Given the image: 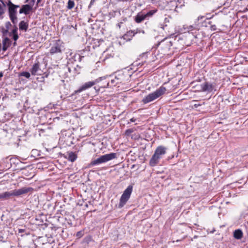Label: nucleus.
I'll return each instance as SVG.
<instances>
[{
  "instance_id": "obj_1",
  "label": "nucleus",
  "mask_w": 248,
  "mask_h": 248,
  "mask_svg": "<svg viewBox=\"0 0 248 248\" xmlns=\"http://www.w3.org/2000/svg\"><path fill=\"white\" fill-rule=\"evenodd\" d=\"M167 148L163 146H159L155 149L154 155L150 160L149 164L152 167L156 166L159 160L166 153Z\"/></svg>"
},
{
  "instance_id": "obj_2",
  "label": "nucleus",
  "mask_w": 248,
  "mask_h": 248,
  "mask_svg": "<svg viewBox=\"0 0 248 248\" xmlns=\"http://www.w3.org/2000/svg\"><path fill=\"white\" fill-rule=\"evenodd\" d=\"M166 91L167 90L165 87L161 86L155 92L144 97L142 101L144 104L152 102L164 94Z\"/></svg>"
},
{
  "instance_id": "obj_3",
  "label": "nucleus",
  "mask_w": 248,
  "mask_h": 248,
  "mask_svg": "<svg viewBox=\"0 0 248 248\" xmlns=\"http://www.w3.org/2000/svg\"><path fill=\"white\" fill-rule=\"evenodd\" d=\"M117 158V154L115 153H111L108 154L101 155L98 158L92 160L90 164V166H94L99 164L106 163L108 161L111 160L113 159Z\"/></svg>"
},
{
  "instance_id": "obj_4",
  "label": "nucleus",
  "mask_w": 248,
  "mask_h": 248,
  "mask_svg": "<svg viewBox=\"0 0 248 248\" xmlns=\"http://www.w3.org/2000/svg\"><path fill=\"white\" fill-rule=\"evenodd\" d=\"M133 187L132 186H129L124 191L120 200V202L118 205L119 208H122L128 201L130 197L132 192Z\"/></svg>"
},
{
  "instance_id": "obj_5",
  "label": "nucleus",
  "mask_w": 248,
  "mask_h": 248,
  "mask_svg": "<svg viewBox=\"0 0 248 248\" xmlns=\"http://www.w3.org/2000/svg\"><path fill=\"white\" fill-rule=\"evenodd\" d=\"M125 80V77L124 74L122 72L116 74L114 78H112L110 80V83L114 86L118 84L123 83Z\"/></svg>"
},
{
  "instance_id": "obj_6",
  "label": "nucleus",
  "mask_w": 248,
  "mask_h": 248,
  "mask_svg": "<svg viewBox=\"0 0 248 248\" xmlns=\"http://www.w3.org/2000/svg\"><path fill=\"white\" fill-rule=\"evenodd\" d=\"M32 189L31 187H22L19 189H15L11 191H8L9 197L11 196H18L28 193Z\"/></svg>"
},
{
  "instance_id": "obj_7",
  "label": "nucleus",
  "mask_w": 248,
  "mask_h": 248,
  "mask_svg": "<svg viewBox=\"0 0 248 248\" xmlns=\"http://www.w3.org/2000/svg\"><path fill=\"white\" fill-rule=\"evenodd\" d=\"M63 46L59 42L55 43L54 45L51 47L49 53L51 55L57 53H61L62 52V48Z\"/></svg>"
},
{
  "instance_id": "obj_8",
  "label": "nucleus",
  "mask_w": 248,
  "mask_h": 248,
  "mask_svg": "<svg viewBox=\"0 0 248 248\" xmlns=\"http://www.w3.org/2000/svg\"><path fill=\"white\" fill-rule=\"evenodd\" d=\"M201 91L202 92H212L215 88V85L208 82H204L201 85Z\"/></svg>"
},
{
  "instance_id": "obj_9",
  "label": "nucleus",
  "mask_w": 248,
  "mask_h": 248,
  "mask_svg": "<svg viewBox=\"0 0 248 248\" xmlns=\"http://www.w3.org/2000/svg\"><path fill=\"white\" fill-rule=\"evenodd\" d=\"M94 81H89L85 83L82 86H81L78 90L75 91L76 93H80L83 91L86 90V89L91 88L95 84Z\"/></svg>"
},
{
  "instance_id": "obj_10",
  "label": "nucleus",
  "mask_w": 248,
  "mask_h": 248,
  "mask_svg": "<svg viewBox=\"0 0 248 248\" xmlns=\"http://www.w3.org/2000/svg\"><path fill=\"white\" fill-rule=\"evenodd\" d=\"M172 43L168 39H165L161 41L159 45L161 47L164 49L169 50L170 48V47L172 46Z\"/></svg>"
},
{
  "instance_id": "obj_11",
  "label": "nucleus",
  "mask_w": 248,
  "mask_h": 248,
  "mask_svg": "<svg viewBox=\"0 0 248 248\" xmlns=\"http://www.w3.org/2000/svg\"><path fill=\"white\" fill-rule=\"evenodd\" d=\"M32 5L29 4L23 5L19 10V13H24L25 15H28L32 10Z\"/></svg>"
},
{
  "instance_id": "obj_12",
  "label": "nucleus",
  "mask_w": 248,
  "mask_h": 248,
  "mask_svg": "<svg viewBox=\"0 0 248 248\" xmlns=\"http://www.w3.org/2000/svg\"><path fill=\"white\" fill-rule=\"evenodd\" d=\"M8 6H9V16L16 15V7H18L19 6L13 4L11 1L9 2Z\"/></svg>"
},
{
  "instance_id": "obj_13",
  "label": "nucleus",
  "mask_w": 248,
  "mask_h": 248,
  "mask_svg": "<svg viewBox=\"0 0 248 248\" xmlns=\"http://www.w3.org/2000/svg\"><path fill=\"white\" fill-rule=\"evenodd\" d=\"M140 32H142L143 33H144V31L143 30L140 31V30L137 29L136 30L134 31H129L126 32V33L124 35V37L126 36H130L132 37L134 36L136 34Z\"/></svg>"
},
{
  "instance_id": "obj_14",
  "label": "nucleus",
  "mask_w": 248,
  "mask_h": 248,
  "mask_svg": "<svg viewBox=\"0 0 248 248\" xmlns=\"http://www.w3.org/2000/svg\"><path fill=\"white\" fill-rule=\"evenodd\" d=\"M10 40L7 37L5 38L2 41V50L3 51H6L7 49V48L10 46Z\"/></svg>"
},
{
  "instance_id": "obj_15",
  "label": "nucleus",
  "mask_w": 248,
  "mask_h": 248,
  "mask_svg": "<svg viewBox=\"0 0 248 248\" xmlns=\"http://www.w3.org/2000/svg\"><path fill=\"white\" fill-rule=\"evenodd\" d=\"M40 70L39 63H36L33 65L32 68L31 70V73L32 75H36L38 74V71Z\"/></svg>"
},
{
  "instance_id": "obj_16",
  "label": "nucleus",
  "mask_w": 248,
  "mask_h": 248,
  "mask_svg": "<svg viewBox=\"0 0 248 248\" xmlns=\"http://www.w3.org/2000/svg\"><path fill=\"white\" fill-rule=\"evenodd\" d=\"M146 16L143 14H141V13H139L137 14V15L136 16L135 20L136 22L138 23H140L143 20H144L146 18Z\"/></svg>"
},
{
  "instance_id": "obj_17",
  "label": "nucleus",
  "mask_w": 248,
  "mask_h": 248,
  "mask_svg": "<svg viewBox=\"0 0 248 248\" xmlns=\"http://www.w3.org/2000/svg\"><path fill=\"white\" fill-rule=\"evenodd\" d=\"M67 155L68 160L71 162H74L77 158V155L72 152H68Z\"/></svg>"
},
{
  "instance_id": "obj_18",
  "label": "nucleus",
  "mask_w": 248,
  "mask_h": 248,
  "mask_svg": "<svg viewBox=\"0 0 248 248\" xmlns=\"http://www.w3.org/2000/svg\"><path fill=\"white\" fill-rule=\"evenodd\" d=\"M233 236L236 239H240L243 236L242 231L240 229L235 230L233 232Z\"/></svg>"
},
{
  "instance_id": "obj_19",
  "label": "nucleus",
  "mask_w": 248,
  "mask_h": 248,
  "mask_svg": "<svg viewBox=\"0 0 248 248\" xmlns=\"http://www.w3.org/2000/svg\"><path fill=\"white\" fill-rule=\"evenodd\" d=\"M19 29L21 30L27 31L28 28V24L24 21H21L19 25Z\"/></svg>"
},
{
  "instance_id": "obj_20",
  "label": "nucleus",
  "mask_w": 248,
  "mask_h": 248,
  "mask_svg": "<svg viewBox=\"0 0 248 248\" xmlns=\"http://www.w3.org/2000/svg\"><path fill=\"white\" fill-rule=\"evenodd\" d=\"M192 102H195V104H194L192 106H191V108H197L198 107L202 106V105H204V102H203L202 103H198V101L196 100H193Z\"/></svg>"
},
{
  "instance_id": "obj_21",
  "label": "nucleus",
  "mask_w": 248,
  "mask_h": 248,
  "mask_svg": "<svg viewBox=\"0 0 248 248\" xmlns=\"http://www.w3.org/2000/svg\"><path fill=\"white\" fill-rule=\"evenodd\" d=\"M75 6V2L72 0H69L68 1L67 9H72Z\"/></svg>"
},
{
  "instance_id": "obj_22",
  "label": "nucleus",
  "mask_w": 248,
  "mask_h": 248,
  "mask_svg": "<svg viewBox=\"0 0 248 248\" xmlns=\"http://www.w3.org/2000/svg\"><path fill=\"white\" fill-rule=\"evenodd\" d=\"M9 198L8 191L5 192L3 193L0 194V199H6Z\"/></svg>"
},
{
  "instance_id": "obj_23",
  "label": "nucleus",
  "mask_w": 248,
  "mask_h": 248,
  "mask_svg": "<svg viewBox=\"0 0 248 248\" xmlns=\"http://www.w3.org/2000/svg\"><path fill=\"white\" fill-rule=\"evenodd\" d=\"M156 12L157 10H153L150 11L147 14H145L146 17L152 16Z\"/></svg>"
},
{
  "instance_id": "obj_24",
  "label": "nucleus",
  "mask_w": 248,
  "mask_h": 248,
  "mask_svg": "<svg viewBox=\"0 0 248 248\" xmlns=\"http://www.w3.org/2000/svg\"><path fill=\"white\" fill-rule=\"evenodd\" d=\"M208 24L210 25V29L211 31H215L217 30V28L216 25L215 24H213L212 21H209Z\"/></svg>"
},
{
  "instance_id": "obj_25",
  "label": "nucleus",
  "mask_w": 248,
  "mask_h": 248,
  "mask_svg": "<svg viewBox=\"0 0 248 248\" xmlns=\"http://www.w3.org/2000/svg\"><path fill=\"white\" fill-rule=\"evenodd\" d=\"M10 19L13 24H16L17 22V17L16 15H11L9 16Z\"/></svg>"
},
{
  "instance_id": "obj_26",
  "label": "nucleus",
  "mask_w": 248,
  "mask_h": 248,
  "mask_svg": "<svg viewBox=\"0 0 248 248\" xmlns=\"http://www.w3.org/2000/svg\"><path fill=\"white\" fill-rule=\"evenodd\" d=\"M20 76L26 77V78H29L31 76L30 73L28 72H23L20 74Z\"/></svg>"
},
{
  "instance_id": "obj_27",
  "label": "nucleus",
  "mask_w": 248,
  "mask_h": 248,
  "mask_svg": "<svg viewBox=\"0 0 248 248\" xmlns=\"http://www.w3.org/2000/svg\"><path fill=\"white\" fill-rule=\"evenodd\" d=\"M133 132L134 130L133 129H128L125 131V134L126 135L129 136L131 133H133Z\"/></svg>"
},
{
  "instance_id": "obj_28",
  "label": "nucleus",
  "mask_w": 248,
  "mask_h": 248,
  "mask_svg": "<svg viewBox=\"0 0 248 248\" xmlns=\"http://www.w3.org/2000/svg\"><path fill=\"white\" fill-rule=\"evenodd\" d=\"M4 14V10L2 8L1 5L0 4V19L2 18V15Z\"/></svg>"
},
{
  "instance_id": "obj_29",
  "label": "nucleus",
  "mask_w": 248,
  "mask_h": 248,
  "mask_svg": "<svg viewBox=\"0 0 248 248\" xmlns=\"http://www.w3.org/2000/svg\"><path fill=\"white\" fill-rule=\"evenodd\" d=\"M11 26V24L10 22H7L5 23V27L7 28V30L5 31V32H7L8 31V30L9 29L10 27Z\"/></svg>"
},
{
  "instance_id": "obj_30",
  "label": "nucleus",
  "mask_w": 248,
  "mask_h": 248,
  "mask_svg": "<svg viewBox=\"0 0 248 248\" xmlns=\"http://www.w3.org/2000/svg\"><path fill=\"white\" fill-rule=\"evenodd\" d=\"M83 235V232L82 231H79L77 233L76 236L78 238L81 237Z\"/></svg>"
},
{
  "instance_id": "obj_31",
  "label": "nucleus",
  "mask_w": 248,
  "mask_h": 248,
  "mask_svg": "<svg viewBox=\"0 0 248 248\" xmlns=\"http://www.w3.org/2000/svg\"><path fill=\"white\" fill-rule=\"evenodd\" d=\"M18 38V35L17 34H15L13 35L14 40L16 41Z\"/></svg>"
},
{
  "instance_id": "obj_32",
  "label": "nucleus",
  "mask_w": 248,
  "mask_h": 248,
  "mask_svg": "<svg viewBox=\"0 0 248 248\" xmlns=\"http://www.w3.org/2000/svg\"><path fill=\"white\" fill-rule=\"evenodd\" d=\"M12 33H13V35H14L15 34H17V29L16 28V29L13 30Z\"/></svg>"
},
{
  "instance_id": "obj_33",
  "label": "nucleus",
  "mask_w": 248,
  "mask_h": 248,
  "mask_svg": "<svg viewBox=\"0 0 248 248\" xmlns=\"http://www.w3.org/2000/svg\"><path fill=\"white\" fill-rule=\"evenodd\" d=\"M130 121L131 122H135L136 121V119L134 118H132L130 119Z\"/></svg>"
},
{
  "instance_id": "obj_34",
  "label": "nucleus",
  "mask_w": 248,
  "mask_h": 248,
  "mask_svg": "<svg viewBox=\"0 0 248 248\" xmlns=\"http://www.w3.org/2000/svg\"><path fill=\"white\" fill-rule=\"evenodd\" d=\"M42 0H37V5H38V3H39Z\"/></svg>"
},
{
  "instance_id": "obj_35",
  "label": "nucleus",
  "mask_w": 248,
  "mask_h": 248,
  "mask_svg": "<svg viewBox=\"0 0 248 248\" xmlns=\"http://www.w3.org/2000/svg\"><path fill=\"white\" fill-rule=\"evenodd\" d=\"M105 78H106L105 77H101V78H99V79H100V80H101L103 79H105Z\"/></svg>"
},
{
  "instance_id": "obj_36",
  "label": "nucleus",
  "mask_w": 248,
  "mask_h": 248,
  "mask_svg": "<svg viewBox=\"0 0 248 248\" xmlns=\"http://www.w3.org/2000/svg\"><path fill=\"white\" fill-rule=\"evenodd\" d=\"M3 76V73L2 72H0V78H1Z\"/></svg>"
},
{
  "instance_id": "obj_37",
  "label": "nucleus",
  "mask_w": 248,
  "mask_h": 248,
  "mask_svg": "<svg viewBox=\"0 0 248 248\" xmlns=\"http://www.w3.org/2000/svg\"><path fill=\"white\" fill-rule=\"evenodd\" d=\"M34 1H35V0H31V2L32 3V5L33 4V3H34Z\"/></svg>"
},
{
  "instance_id": "obj_38",
  "label": "nucleus",
  "mask_w": 248,
  "mask_h": 248,
  "mask_svg": "<svg viewBox=\"0 0 248 248\" xmlns=\"http://www.w3.org/2000/svg\"><path fill=\"white\" fill-rule=\"evenodd\" d=\"M16 45V42L15 41V42L14 43V46H15Z\"/></svg>"
},
{
  "instance_id": "obj_39",
  "label": "nucleus",
  "mask_w": 248,
  "mask_h": 248,
  "mask_svg": "<svg viewBox=\"0 0 248 248\" xmlns=\"http://www.w3.org/2000/svg\"><path fill=\"white\" fill-rule=\"evenodd\" d=\"M19 232H23V231H22V230H19Z\"/></svg>"
},
{
  "instance_id": "obj_40",
  "label": "nucleus",
  "mask_w": 248,
  "mask_h": 248,
  "mask_svg": "<svg viewBox=\"0 0 248 248\" xmlns=\"http://www.w3.org/2000/svg\"><path fill=\"white\" fill-rule=\"evenodd\" d=\"M29 0H26V2H27Z\"/></svg>"
},
{
  "instance_id": "obj_41",
  "label": "nucleus",
  "mask_w": 248,
  "mask_h": 248,
  "mask_svg": "<svg viewBox=\"0 0 248 248\" xmlns=\"http://www.w3.org/2000/svg\"><path fill=\"white\" fill-rule=\"evenodd\" d=\"M109 84V82H108V83L107 85H108V86Z\"/></svg>"
}]
</instances>
